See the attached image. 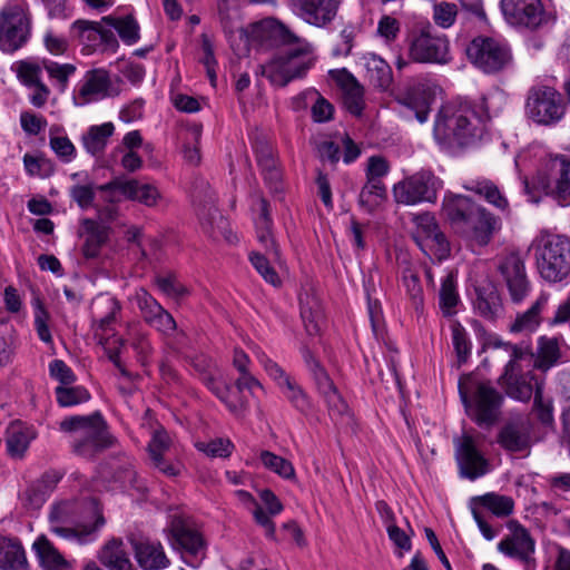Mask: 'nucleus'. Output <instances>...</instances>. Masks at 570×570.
Segmentation results:
<instances>
[{
    "mask_svg": "<svg viewBox=\"0 0 570 570\" xmlns=\"http://www.w3.org/2000/svg\"><path fill=\"white\" fill-rule=\"evenodd\" d=\"M489 119L482 105H445L436 115L434 138L444 148L470 146L487 132Z\"/></svg>",
    "mask_w": 570,
    "mask_h": 570,
    "instance_id": "obj_1",
    "label": "nucleus"
},
{
    "mask_svg": "<svg viewBox=\"0 0 570 570\" xmlns=\"http://www.w3.org/2000/svg\"><path fill=\"white\" fill-rule=\"evenodd\" d=\"M524 191L530 200L538 203L541 194L551 196L561 206L570 205V156L549 155L530 183L523 179Z\"/></svg>",
    "mask_w": 570,
    "mask_h": 570,
    "instance_id": "obj_2",
    "label": "nucleus"
},
{
    "mask_svg": "<svg viewBox=\"0 0 570 570\" xmlns=\"http://www.w3.org/2000/svg\"><path fill=\"white\" fill-rule=\"evenodd\" d=\"M60 430L71 434L73 452L86 459L114 444V438L99 412L67 417L60 422Z\"/></svg>",
    "mask_w": 570,
    "mask_h": 570,
    "instance_id": "obj_3",
    "label": "nucleus"
},
{
    "mask_svg": "<svg viewBox=\"0 0 570 570\" xmlns=\"http://www.w3.org/2000/svg\"><path fill=\"white\" fill-rule=\"evenodd\" d=\"M540 276L550 283L570 275V237L540 233L531 244Z\"/></svg>",
    "mask_w": 570,
    "mask_h": 570,
    "instance_id": "obj_4",
    "label": "nucleus"
},
{
    "mask_svg": "<svg viewBox=\"0 0 570 570\" xmlns=\"http://www.w3.org/2000/svg\"><path fill=\"white\" fill-rule=\"evenodd\" d=\"M121 311L120 303L108 295L97 296L91 304L92 333L97 342L105 348L108 358L120 371L129 375L119 360V351L124 341L116 336L115 326Z\"/></svg>",
    "mask_w": 570,
    "mask_h": 570,
    "instance_id": "obj_5",
    "label": "nucleus"
},
{
    "mask_svg": "<svg viewBox=\"0 0 570 570\" xmlns=\"http://www.w3.org/2000/svg\"><path fill=\"white\" fill-rule=\"evenodd\" d=\"M459 393L468 414L480 426H491L499 417L502 395L490 384L462 377Z\"/></svg>",
    "mask_w": 570,
    "mask_h": 570,
    "instance_id": "obj_6",
    "label": "nucleus"
},
{
    "mask_svg": "<svg viewBox=\"0 0 570 570\" xmlns=\"http://www.w3.org/2000/svg\"><path fill=\"white\" fill-rule=\"evenodd\" d=\"M292 46L264 67V75L276 87H285L291 81L305 77L315 62L312 43L299 39Z\"/></svg>",
    "mask_w": 570,
    "mask_h": 570,
    "instance_id": "obj_7",
    "label": "nucleus"
},
{
    "mask_svg": "<svg viewBox=\"0 0 570 570\" xmlns=\"http://www.w3.org/2000/svg\"><path fill=\"white\" fill-rule=\"evenodd\" d=\"M191 199L204 233L214 239L223 237L229 243L236 239L229 223L215 207L216 196L205 180L195 184Z\"/></svg>",
    "mask_w": 570,
    "mask_h": 570,
    "instance_id": "obj_8",
    "label": "nucleus"
},
{
    "mask_svg": "<svg viewBox=\"0 0 570 570\" xmlns=\"http://www.w3.org/2000/svg\"><path fill=\"white\" fill-rule=\"evenodd\" d=\"M31 19L24 6L9 3L0 10V49L14 52L30 38Z\"/></svg>",
    "mask_w": 570,
    "mask_h": 570,
    "instance_id": "obj_9",
    "label": "nucleus"
},
{
    "mask_svg": "<svg viewBox=\"0 0 570 570\" xmlns=\"http://www.w3.org/2000/svg\"><path fill=\"white\" fill-rule=\"evenodd\" d=\"M90 510L95 517V522L91 524H78L69 527L72 519L73 504L70 502H61L55 505L50 512V529L57 535L71 540L75 539L80 543L87 542L88 537L96 532L105 524V519L100 513L96 501H90Z\"/></svg>",
    "mask_w": 570,
    "mask_h": 570,
    "instance_id": "obj_10",
    "label": "nucleus"
},
{
    "mask_svg": "<svg viewBox=\"0 0 570 570\" xmlns=\"http://www.w3.org/2000/svg\"><path fill=\"white\" fill-rule=\"evenodd\" d=\"M525 112L539 125H554L562 119L566 105L561 95L549 86H534L529 90Z\"/></svg>",
    "mask_w": 570,
    "mask_h": 570,
    "instance_id": "obj_11",
    "label": "nucleus"
},
{
    "mask_svg": "<svg viewBox=\"0 0 570 570\" xmlns=\"http://www.w3.org/2000/svg\"><path fill=\"white\" fill-rule=\"evenodd\" d=\"M497 269L500 283L505 287L510 301L513 304L523 303L532 292V284L520 254L511 252L503 255L498 262Z\"/></svg>",
    "mask_w": 570,
    "mask_h": 570,
    "instance_id": "obj_12",
    "label": "nucleus"
},
{
    "mask_svg": "<svg viewBox=\"0 0 570 570\" xmlns=\"http://www.w3.org/2000/svg\"><path fill=\"white\" fill-rule=\"evenodd\" d=\"M468 58L485 73L504 69L511 61L510 49L502 42L488 37H478L466 48Z\"/></svg>",
    "mask_w": 570,
    "mask_h": 570,
    "instance_id": "obj_13",
    "label": "nucleus"
},
{
    "mask_svg": "<svg viewBox=\"0 0 570 570\" xmlns=\"http://www.w3.org/2000/svg\"><path fill=\"white\" fill-rule=\"evenodd\" d=\"M441 181L430 171H419L405 177L393 187V195L399 204L416 205L419 203H433Z\"/></svg>",
    "mask_w": 570,
    "mask_h": 570,
    "instance_id": "obj_14",
    "label": "nucleus"
},
{
    "mask_svg": "<svg viewBox=\"0 0 570 570\" xmlns=\"http://www.w3.org/2000/svg\"><path fill=\"white\" fill-rule=\"evenodd\" d=\"M409 57L420 63L446 65L451 60L449 39L430 30H421L409 40Z\"/></svg>",
    "mask_w": 570,
    "mask_h": 570,
    "instance_id": "obj_15",
    "label": "nucleus"
},
{
    "mask_svg": "<svg viewBox=\"0 0 570 570\" xmlns=\"http://www.w3.org/2000/svg\"><path fill=\"white\" fill-rule=\"evenodd\" d=\"M509 533L498 543V550L519 561L524 570H535V541L518 521L508 522Z\"/></svg>",
    "mask_w": 570,
    "mask_h": 570,
    "instance_id": "obj_16",
    "label": "nucleus"
},
{
    "mask_svg": "<svg viewBox=\"0 0 570 570\" xmlns=\"http://www.w3.org/2000/svg\"><path fill=\"white\" fill-rule=\"evenodd\" d=\"M70 37L82 45L88 53L96 50L115 52L118 48L115 32L108 29L102 20L100 22L76 20L70 27Z\"/></svg>",
    "mask_w": 570,
    "mask_h": 570,
    "instance_id": "obj_17",
    "label": "nucleus"
},
{
    "mask_svg": "<svg viewBox=\"0 0 570 570\" xmlns=\"http://www.w3.org/2000/svg\"><path fill=\"white\" fill-rule=\"evenodd\" d=\"M414 239L420 248L429 256L439 261L446 258L450 254V244L444 234L440 230L433 215L424 213L414 218Z\"/></svg>",
    "mask_w": 570,
    "mask_h": 570,
    "instance_id": "obj_18",
    "label": "nucleus"
},
{
    "mask_svg": "<svg viewBox=\"0 0 570 570\" xmlns=\"http://www.w3.org/2000/svg\"><path fill=\"white\" fill-rule=\"evenodd\" d=\"M502 12L510 24L538 29L549 21L541 0H501Z\"/></svg>",
    "mask_w": 570,
    "mask_h": 570,
    "instance_id": "obj_19",
    "label": "nucleus"
},
{
    "mask_svg": "<svg viewBox=\"0 0 570 570\" xmlns=\"http://www.w3.org/2000/svg\"><path fill=\"white\" fill-rule=\"evenodd\" d=\"M171 543L181 550L185 562L193 568H197L205 558V543L200 533L180 518L171 522Z\"/></svg>",
    "mask_w": 570,
    "mask_h": 570,
    "instance_id": "obj_20",
    "label": "nucleus"
},
{
    "mask_svg": "<svg viewBox=\"0 0 570 570\" xmlns=\"http://www.w3.org/2000/svg\"><path fill=\"white\" fill-rule=\"evenodd\" d=\"M342 0H286V4L295 16L304 22L325 28L337 16Z\"/></svg>",
    "mask_w": 570,
    "mask_h": 570,
    "instance_id": "obj_21",
    "label": "nucleus"
},
{
    "mask_svg": "<svg viewBox=\"0 0 570 570\" xmlns=\"http://www.w3.org/2000/svg\"><path fill=\"white\" fill-rule=\"evenodd\" d=\"M305 362L313 376V381L320 395L324 399L327 404L330 414L332 416H343L348 414V405L340 394L333 380L330 377L324 367L321 366L314 356L306 352Z\"/></svg>",
    "mask_w": 570,
    "mask_h": 570,
    "instance_id": "obj_22",
    "label": "nucleus"
},
{
    "mask_svg": "<svg viewBox=\"0 0 570 570\" xmlns=\"http://www.w3.org/2000/svg\"><path fill=\"white\" fill-rule=\"evenodd\" d=\"M268 375L277 383L286 400L301 413L311 410V402L302 386L265 354L258 356Z\"/></svg>",
    "mask_w": 570,
    "mask_h": 570,
    "instance_id": "obj_23",
    "label": "nucleus"
},
{
    "mask_svg": "<svg viewBox=\"0 0 570 570\" xmlns=\"http://www.w3.org/2000/svg\"><path fill=\"white\" fill-rule=\"evenodd\" d=\"M253 149L265 184L274 197L282 198L284 185L272 144L263 136L253 138Z\"/></svg>",
    "mask_w": 570,
    "mask_h": 570,
    "instance_id": "obj_24",
    "label": "nucleus"
},
{
    "mask_svg": "<svg viewBox=\"0 0 570 570\" xmlns=\"http://www.w3.org/2000/svg\"><path fill=\"white\" fill-rule=\"evenodd\" d=\"M134 301L137 304L144 321L158 332L170 335L176 330V321L156 298L145 288L140 287L135 292Z\"/></svg>",
    "mask_w": 570,
    "mask_h": 570,
    "instance_id": "obj_25",
    "label": "nucleus"
},
{
    "mask_svg": "<svg viewBox=\"0 0 570 570\" xmlns=\"http://www.w3.org/2000/svg\"><path fill=\"white\" fill-rule=\"evenodd\" d=\"M455 458L461 474L470 480H475L488 472V461L476 448L475 440L463 434L454 441Z\"/></svg>",
    "mask_w": 570,
    "mask_h": 570,
    "instance_id": "obj_26",
    "label": "nucleus"
},
{
    "mask_svg": "<svg viewBox=\"0 0 570 570\" xmlns=\"http://www.w3.org/2000/svg\"><path fill=\"white\" fill-rule=\"evenodd\" d=\"M500 228V219L485 207L480 206L459 233L472 245L484 247Z\"/></svg>",
    "mask_w": 570,
    "mask_h": 570,
    "instance_id": "obj_27",
    "label": "nucleus"
},
{
    "mask_svg": "<svg viewBox=\"0 0 570 570\" xmlns=\"http://www.w3.org/2000/svg\"><path fill=\"white\" fill-rule=\"evenodd\" d=\"M438 89L439 87L431 81H416L405 89L401 101L414 111L420 122H425Z\"/></svg>",
    "mask_w": 570,
    "mask_h": 570,
    "instance_id": "obj_28",
    "label": "nucleus"
},
{
    "mask_svg": "<svg viewBox=\"0 0 570 570\" xmlns=\"http://www.w3.org/2000/svg\"><path fill=\"white\" fill-rule=\"evenodd\" d=\"M252 37L267 46H292L301 38L293 33L284 23L267 18L252 26Z\"/></svg>",
    "mask_w": 570,
    "mask_h": 570,
    "instance_id": "obj_29",
    "label": "nucleus"
},
{
    "mask_svg": "<svg viewBox=\"0 0 570 570\" xmlns=\"http://www.w3.org/2000/svg\"><path fill=\"white\" fill-rule=\"evenodd\" d=\"M117 94L110 75L105 69H94L86 72L79 89L82 104L101 100Z\"/></svg>",
    "mask_w": 570,
    "mask_h": 570,
    "instance_id": "obj_30",
    "label": "nucleus"
},
{
    "mask_svg": "<svg viewBox=\"0 0 570 570\" xmlns=\"http://www.w3.org/2000/svg\"><path fill=\"white\" fill-rule=\"evenodd\" d=\"M531 422L527 417H518L508 422L498 435L499 444L510 452H523L531 445Z\"/></svg>",
    "mask_w": 570,
    "mask_h": 570,
    "instance_id": "obj_31",
    "label": "nucleus"
},
{
    "mask_svg": "<svg viewBox=\"0 0 570 570\" xmlns=\"http://www.w3.org/2000/svg\"><path fill=\"white\" fill-rule=\"evenodd\" d=\"M480 206L464 195L448 193L443 199L442 210L452 227L460 232Z\"/></svg>",
    "mask_w": 570,
    "mask_h": 570,
    "instance_id": "obj_32",
    "label": "nucleus"
},
{
    "mask_svg": "<svg viewBox=\"0 0 570 570\" xmlns=\"http://www.w3.org/2000/svg\"><path fill=\"white\" fill-rule=\"evenodd\" d=\"M109 228L105 224L91 218L81 219L79 236L83 238L82 253L85 257H97L107 242Z\"/></svg>",
    "mask_w": 570,
    "mask_h": 570,
    "instance_id": "obj_33",
    "label": "nucleus"
},
{
    "mask_svg": "<svg viewBox=\"0 0 570 570\" xmlns=\"http://www.w3.org/2000/svg\"><path fill=\"white\" fill-rule=\"evenodd\" d=\"M170 446V438L164 429H157L153 432L148 443V453L153 464L168 476L179 474V464L168 463L163 455Z\"/></svg>",
    "mask_w": 570,
    "mask_h": 570,
    "instance_id": "obj_34",
    "label": "nucleus"
},
{
    "mask_svg": "<svg viewBox=\"0 0 570 570\" xmlns=\"http://www.w3.org/2000/svg\"><path fill=\"white\" fill-rule=\"evenodd\" d=\"M562 337L542 335L538 337L534 353V367L548 371L556 366L562 358Z\"/></svg>",
    "mask_w": 570,
    "mask_h": 570,
    "instance_id": "obj_35",
    "label": "nucleus"
},
{
    "mask_svg": "<svg viewBox=\"0 0 570 570\" xmlns=\"http://www.w3.org/2000/svg\"><path fill=\"white\" fill-rule=\"evenodd\" d=\"M259 215L256 218V233L261 244L266 248V253L274 262H281V252L272 235V219L269 217V205L263 197L258 200Z\"/></svg>",
    "mask_w": 570,
    "mask_h": 570,
    "instance_id": "obj_36",
    "label": "nucleus"
},
{
    "mask_svg": "<svg viewBox=\"0 0 570 570\" xmlns=\"http://www.w3.org/2000/svg\"><path fill=\"white\" fill-rule=\"evenodd\" d=\"M463 187L480 197L484 198L490 205L498 210L509 214L510 205L507 197L501 193L498 186L487 178L469 179L464 183Z\"/></svg>",
    "mask_w": 570,
    "mask_h": 570,
    "instance_id": "obj_37",
    "label": "nucleus"
},
{
    "mask_svg": "<svg viewBox=\"0 0 570 570\" xmlns=\"http://www.w3.org/2000/svg\"><path fill=\"white\" fill-rule=\"evenodd\" d=\"M136 559L146 570H158L168 564V559L158 542L149 540L132 541Z\"/></svg>",
    "mask_w": 570,
    "mask_h": 570,
    "instance_id": "obj_38",
    "label": "nucleus"
},
{
    "mask_svg": "<svg viewBox=\"0 0 570 570\" xmlns=\"http://www.w3.org/2000/svg\"><path fill=\"white\" fill-rule=\"evenodd\" d=\"M99 561L109 570H134L122 540L110 539L98 553Z\"/></svg>",
    "mask_w": 570,
    "mask_h": 570,
    "instance_id": "obj_39",
    "label": "nucleus"
},
{
    "mask_svg": "<svg viewBox=\"0 0 570 570\" xmlns=\"http://www.w3.org/2000/svg\"><path fill=\"white\" fill-rule=\"evenodd\" d=\"M549 295L541 293L535 302L524 312L517 314L514 321L510 325L512 333H532L541 324V313L547 306Z\"/></svg>",
    "mask_w": 570,
    "mask_h": 570,
    "instance_id": "obj_40",
    "label": "nucleus"
},
{
    "mask_svg": "<svg viewBox=\"0 0 570 570\" xmlns=\"http://www.w3.org/2000/svg\"><path fill=\"white\" fill-rule=\"evenodd\" d=\"M301 317L309 336L321 332L323 311L318 298L308 292L299 295Z\"/></svg>",
    "mask_w": 570,
    "mask_h": 570,
    "instance_id": "obj_41",
    "label": "nucleus"
},
{
    "mask_svg": "<svg viewBox=\"0 0 570 570\" xmlns=\"http://www.w3.org/2000/svg\"><path fill=\"white\" fill-rule=\"evenodd\" d=\"M36 436L37 432L32 426L21 423L12 424L8 430L6 439L9 455L21 459Z\"/></svg>",
    "mask_w": 570,
    "mask_h": 570,
    "instance_id": "obj_42",
    "label": "nucleus"
},
{
    "mask_svg": "<svg viewBox=\"0 0 570 570\" xmlns=\"http://www.w3.org/2000/svg\"><path fill=\"white\" fill-rule=\"evenodd\" d=\"M32 549L40 566L46 570H67L68 561L45 537H39L32 544Z\"/></svg>",
    "mask_w": 570,
    "mask_h": 570,
    "instance_id": "obj_43",
    "label": "nucleus"
},
{
    "mask_svg": "<svg viewBox=\"0 0 570 570\" xmlns=\"http://www.w3.org/2000/svg\"><path fill=\"white\" fill-rule=\"evenodd\" d=\"M121 195L126 198L140 204L154 207L157 205L161 195L156 186L147 183H141L137 179H128L121 185Z\"/></svg>",
    "mask_w": 570,
    "mask_h": 570,
    "instance_id": "obj_44",
    "label": "nucleus"
},
{
    "mask_svg": "<svg viewBox=\"0 0 570 570\" xmlns=\"http://www.w3.org/2000/svg\"><path fill=\"white\" fill-rule=\"evenodd\" d=\"M362 61L370 81L377 88H389L393 79L390 65L375 53L364 55Z\"/></svg>",
    "mask_w": 570,
    "mask_h": 570,
    "instance_id": "obj_45",
    "label": "nucleus"
},
{
    "mask_svg": "<svg viewBox=\"0 0 570 570\" xmlns=\"http://www.w3.org/2000/svg\"><path fill=\"white\" fill-rule=\"evenodd\" d=\"M26 564L27 558L20 542L0 537V569L21 570Z\"/></svg>",
    "mask_w": 570,
    "mask_h": 570,
    "instance_id": "obj_46",
    "label": "nucleus"
},
{
    "mask_svg": "<svg viewBox=\"0 0 570 570\" xmlns=\"http://www.w3.org/2000/svg\"><path fill=\"white\" fill-rule=\"evenodd\" d=\"M343 90V104L354 116H361L364 109V89L350 73H345L341 80Z\"/></svg>",
    "mask_w": 570,
    "mask_h": 570,
    "instance_id": "obj_47",
    "label": "nucleus"
},
{
    "mask_svg": "<svg viewBox=\"0 0 570 570\" xmlns=\"http://www.w3.org/2000/svg\"><path fill=\"white\" fill-rule=\"evenodd\" d=\"M402 286L410 298L413 307L419 311L423 306V287L420 282L419 271L415 266L403 262L401 266Z\"/></svg>",
    "mask_w": 570,
    "mask_h": 570,
    "instance_id": "obj_48",
    "label": "nucleus"
},
{
    "mask_svg": "<svg viewBox=\"0 0 570 570\" xmlns=\"http://www.w3.org/2000/svg\"><path fill=\"white\" fill-rule=\"evenodd\" d=\"M115 127L111 122L91 126L82 136V145L87 153L98 156L104 153L108 139L112 136Z\"/></svg>",
    "mask_w": 570,
    "mask_h": 570,
    "instance_id": "obj_49",
    "label": "nucleus"
},
{
    "mask_svg": "<svg viewBox=\"0 0 570 570\" xmlns=\"http://www.w3.org/2000/svg\"><path fill=\"white\" fill-rule=\"evenodd\" d=\"M102 22L108 29L116 30L120 39L127 45H134L139 40V24L132 16L115 18L104 17Z\"/></svg>",
    "mask_w": 570,
    "mask_h": 570,
    "instance_id": "obj_50",
    "label": "nucleus"
},
{
    "mask_svg": "<svg viewBox=\"0 0 570 570\" xmlns=\"http://www.w3.org/2000/svg\"><path fill=\"white\" fill-rule=\"evenodd\" d=\"M439 298L440 307L445 316H450L455 313L454 307L459 303L456 273L450 271L442 279Z\"/></svg>",
    "mask_w": 570,
    "mask_h": 570,
    "instance_id": "obj_51",
    "label": "nucleus"
},
{
    "mask_svg": "<svg viewBox=\"0 0 570 570\" xmlns=\"http://www.w3.org/2000/svg\"><path fill=\"white\" fill-rule=\"evenodd\" d=\"M521 371H514L509 375L507 372L500 377L505 386L507 394L519 401H528L532 396V385L525 376L520 375Z\"/></svg>",
    "mask_w": 570,
    "mask_h": 570,
    "instance_id": "obj_52",
    "label": "nucleus"
},
{
    "mask_svg": "<svg viewBox=\"0 0 570 570\" xmlns=\"http://www.w3.org/2000/svg\"><path fill=\"white\" fill-rule=\"evenodd\" d=\"M303 98H309L312 105V118L315 122H325L332 119L334 108L320 92L313 88L303 91Z\"/></svg>",
    "mask_w": 570,
    "mask_h": 570,
    "instance_id": "obj_53",
    "label": "nucleus"
},
{
    "mask_svg": "<svg viewBox=\"0 0 570 570\" xmlns=\"http://www.w3.org/2000/svg\"><path fill=\"white\" fill-rule=\"evenodd\" d=\"M60 128L52 126L49 130L50 147L53 153L65 163L71 161L76 157V148L71 140L66 136H59Z\"/></svg>",
    "mask_w": 570,
    "mask_h": 570,
    "instance_id": "obj_54",
    "label": "nucleus"
},
{
    "mask_svg": "<svg viewBox=\"0 0 570 570\" xmlns=\"http://www.w3.org/2000/svg\"><path fill=\"white\" fill-rule=\"evenodd\" d=\"M218 13L224 29L228 32L242 31L237 0H219Z\"/></svg>",
    "mask_w": 570,
    "mask_h": 570,
    "instance_id": "obj_55",
    "label": "nucleus"
},
{
    "mask_svg": "<svg viewBox=\"0 0 570 570\" xmlns=\"http://www.w3.org/2000/svg\"><path fill=\"white\" fill-rule=\"evenodd\" d=\"M203 126L191 124L187 127V138L184 145V158L191 165L200 161L199 141L202 138Z\"/></svg>",
    "mask_w": 570,
    "mask_h": 570,
    "instance_id": "obj_56",
    "label": "nucleus"
},
{
    "mask_svg": "<svg viewBox=\"0 0 570 570\" xmlns=\"http://www.w3.org/2000/svg\"><path fill=\"white\" fill-rule=\"evenodd\" d=\"M43 61L41 63L30 60H22L17 63L16 72L20 82L26 87H32L41 81Z\"/></svg>",
    "mask_w": 570,
    "mask_h": 570,
    "instance_id": "obj_57",
    "label": "nucleus"
},
{
    "mask_svg": "<svg viewBox=\"0 0 570 570\" xmlns=\"http://www.w3.org/2000/svg\"><path fill=\"white\" fill-rule=\"evenodd\" d=\"M480 503L497 517L509 515L513 510V500L507 495L487 493L479 499Z\"/></svg>",
    "mask_w": 570,
    "mask_h": 570,
    "instance_id": "obj_58",
    "label": "nucleus"
},
{
    "mask_svg": "<svg viewBox=\"0 0 570 570\" xmlns=\"http://www.w3.org/2000/svg\"><path fill=\"white\" fill-rule=\"evenodd\" d=\"M261 461L264 466L284 479H291L295 475L294 468L289 461L276 455L269 451H263L261 453Z\"/></svg>",
    "mask_w": 570,
    "mask_h": 570,
    "instance_id": "obj_59",
    "label": "nucleus"
},
{
    "mask_svg": "<svg viewBox=\"0 0 570 570\" xmlns=\"http://www.w3.org/2000/svg\"><path fill=\"white\" fill-rule=\"evenodd\" d=\"M155 283L166 296L174 299H180L189 294V289L173 274L159 275Z\"/></svg>",
    "mask_w": 570,
    "mask_h": 570,
    "instance_id": "obj_60",
    "label": "nucleus"
},
{
    "mask_svg": "<svg viewBox=\"0 0 570 570\" xmlns=\"http://www.w3.org/2000/svg\"><path fill=\"white\" fill-rule=\"evenodd\" d=\"M386 196V188L381 179H367L360 194V202L370 208L376 206Z\"/></svg>",
    "mask_w": 570,
    "mask_h": 570,
    "instance_id": "obj_61",
    "label": "nucleus"
},
{
    "mask_svg": "<svg viewBox=\"0 0 570 570\" xmlns=\"http://www.w3.org/2000/svg\"><path fill=\"white\" fill-rule=\"evenodd\" d=\"M56 396L61 406H73L88 401L90 394L81 386H58L56 389Z\"/></svg>",
    "mask_w": 570,
    "mask_h": 570,
    "instance_id": "obj_62",
    "label": "nucleus"
},
{
    "mask_svg": "<svg viewBox=\"0 0 570 570\" xmlns=\"http://www.w3.org/2000/svg\"><path fill=\"white\" fill-rule=\"evenodd\" d=\"M96 186L94 183L76 184L70 187L69 196L83 210L95 206Z\"/></svg>",
    "mask_w": 570,
    "mask_h": 570,
    "instance_id": "obj_63",
    "label": "nucleus"
},
{
    "mask_svg": "<svg viewBox=\"0 0 570 570\" xmlns=\"http://www.w3.org/2000/svg\"><path fill=\"white\" fill-rule=\"evenodd\" d=\"M43 68L49 77L57 81L61 90L67 87L69 77L75 73L76 67L71 63H58L51 60H43Z\"/></svg>",
    "mask_w": 570,
    "mask_h": 570,
    "instance_id": "obj_64",
    "label": "nucleus"
}]
</instances>
